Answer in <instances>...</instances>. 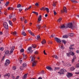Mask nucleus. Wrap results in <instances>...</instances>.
I'll return each mask as SVG.
<instances>
[{
  "instance_id": "1",
  "label": "nucleus",
  "mask_w": 79,
  "mask_h": 79,
  "mask_svg": "<svg viewBox=\"0 0 79 79\" xmlns=\"http://www.w3.org/2000/svg\"><path fill=\"white\" fill-rule=\"evenodd\" d=\"M31 57H32L31 61H33L32 63V67H34V66H35L36 62H37V61L35 60V58L34 57H32V56H31Z\"/></svg>"
},
{
  "instance_id": "2",
  "label": "nucleus",
  "mask_w": 79,
  "mask_h": 79,
  "mask_svg": "<svg viewBox=\"0 0 79 79\" xmlns=\"http://www.w3.org/2000/svg\"><path fill=\"white\" fill-rule=\"evenodd\" d=\"M68 27V24H63L62 25L61 27H60V29H67Z\"/></svg>"
},
{
  "instance_id": "3",
  "label": "nucleus",
  "mask_w": 79,
  "mask_h": 79,
  "mask_svg": "<svg viewBox=\"0 0 79 79\" xmlns=\"http://www.w3.org/2000/svg\"><path fill=\"white\" fill-rule=\"evenodd\" d=\"M3 25L6 29H8V24L6 22H4L3 23Z\"/></svg>"
},
{
  "instance_id": "4",
  "label": "nucleus",
  "mask_w": 79,
  "mask_h": 79,
  "mask_svg": "<svg viewBox=\"0 0 79 79\" xmlns=\"http://www.w3.org/2000/svg\"><path fill=\"white\" fill-rule=\"evenodd\" d=\"M55 40L57 43H61V40L57 37H55Z\"/></svg>"
},
{
  "instance_id": "5",
  "label": "nucleus",
  "mask_w": 79,
  "mask_h": 79,
  "mask_svg": "<svg viewBox=\"0 0 79 79\" xmlns=\"http://www.w3.org/2000/svg\"><path fill=\"white\" fill-rule=\"evenodd\" d=\"M10 60L7 59L6 60V62H5V64L6 66H8L10 64Z\"/></svg>"
},
{
  "instance_id": "6",
  "label": "nucleus",
  "mask_w": 79,
  "mask_h": 79,
  "mask_svg": "<svg viewBox=\"0 0 79 79\" xmlns=\"http://www.w3.org/2000/svg\"><path fill=\"white\" fill-rule=\"evenodd\" d=\"M63 10H63H61V13H63L64 12H65L66 13H67V9H66V7L64 6L63 8Z\"/></svg>"
},
{
  "instance_id": "7",
  "label": "nucleus",
  "mask_w": 79,
  "mask_h": 79,
  "mask_svg": "<svg viewBox=\"0 0 79 79\" xmlns=\"http://www.w3.org/2000/svg\"><path fill=\"white\" fill-rule=\"evenodd\" d=\"M32 47H30L28 48L27 50H29L30 53H31L33 52V51L32 50Z\"/></svg>"
},
{
  "instance_id": "8",
  "label": "nucleus",
  "mask_w": 79,
  "mask_h": 79,
  "mask_svg": "<svg viewBox=\"0 0 79 79\" xmlns=\"http://www.w3.org/2000/svg\"><path fill=\"white\" fill-rule=\"evenodd\" d=\"M61 72H61L60 73V74H64V72L66 73V69H61Z\"/></svg>"
},
{
  "instance_id": "9",
  "label": "nucleus",
  "mask_w": 79,
  "mask_h": 79,
  "mask_svg": "<svg viewBox=\"0 0 79 79\" xmlns=\"http://www.w3.org/2000/svg\"><path fill=\"white\" fill-rule=\"evenodd\" d=\"M67 25L68 26V27L69 28H71L73 27V23H70L67 24Z\"/></svg>"
},
{
  "instance_id": "10",
  "label": "nucleus",
  "mask_w": 79,
  "mask_h": 79,
  "mask_svg": "<svg viewBox=\"0 0 79 79\" xmlns=\"http://www.w3.org/2000/svg\"><path fill=\"white\" fill-rule=\"evenodd\" d=\"M46 68L47 69H48L50 71L53 70V69L50 67L47 66L46 67Z\"/></svg>"
},
{
  "instance_id": "11",
  "label": "nucleus",
  "mask_w": 79,
  "mask_h": 79,
  "mask_svg": "<svg viewBox=\"0 0 79 79\" xmlns=\"http://www.w3.org/2000/svg\"><path fill=\"white\" fill-rule=\"evenodd\" d=\"M41 19H42V15H40L38 17V23H40V21H41Z\"/></svg>"
},
{
  "instance_id": "12",
  "label": "nucleus",
  "mask_w": 79,
  "mask_h": 79,
  "mask_svg": "<svg viewBox=\"0 0 79 79\" xmlns=\"http://www.w3.org/2000/svg\"><path fill=\"white\" fill-rule=\"evenodd\" d=\"M69 54L72 56H73V55H74V53L73 52H72L70 50V52H69Z\"/></svg>"
},
{
  "instance_id": "13",
  "label": "nucleus",
  "mask_w": 79,
  "mask_h": 79,
  "mask_svg": "<svg viewBox=\"0 0 79 79\" xmlns=\"http://www.w3.org/2000/svg\"><path fill=\"white\" fill-rule=\"evenodd\" d=\"M67 76L68 77H71L73 75H72V74L71 73H69Z\"/></svg>"
},
{
  "instance_id": "14",
  "label": "nucleus",
  "mask_w": 79,
  "mask_h": 79,
  "mask_svg": "<svg viewBox=\"0 0 79 79\" xmlns=\"http://www.w3.org/2000/svg\"><path fill=\"white\" fill-rule=\"evenodd\" d=\"M15 15H13V14H12V15H9L10 19H11V18H13V17H15Z\"/></svg>"
},
{
  "instance_id": "15",
  "label": "nucleus",
  "mask_w": 79,
  "mask_h": 79,
  "mask_svg": "<svg viewBox=\"0 0 79 79\" xmlns=\"http://www.w3.org/2000/svg\"><path fill=\"white\" fill-rule=\"evenodd\" d=\"M45 43H46V41L45 40L43 39L41 42L42 44H45Z\"/></svg>"
},
{
  "instance_id": "16",
  "label": "nucleus",
  "mask_w": 79,
  "mask_h": 79,
  "mask_svg": "<svg viewBox=\"0 0 79 79\" xmlns=\"http://www.w3.org/2000/svg\"><path fill=\"white\" fill-rule=\"evenodd\" d=\"M71 2H73V3H77V1L76 0H70Z\"/></svg>"
},
{
  "instance_id": "17",
  "label": "nucleus",
  "mask_w": 79,
  "mask_h": 79,
  "mask_svg": "<svg viewBox=\"0 0 79 79\" xmlns=\"http://www.w3.org/2000/svg\"><path fill=\"white\" fill-rule=\"evenodd\" d=\"M22 34L23 35V36H26V34L24 31H22Z\"/></svg>"
},
{
  "instance_id": "18",
  "label": "nucleus",
  "mask_w": 79,
  "mask_h": 79,
  "mask_svg": "<svg viewBox=\"0 0 79 79\" xmlns=\"http://www.w3.org/2000/svg\"><path fill=\"white\" fill-rule=\"evenodd\" d=\"M45 9L47 13H49V12L50 11L48 8H47V7L45 8Z\"/></svg>"
},
{
  "instance_id": "19",
  "label": "nucleus",
  "mask_w": 79,
  "mask_h": 79,
  "mask_svg": "<svg viewBox=\"0 0 79 79\" xmlns=\"http://www.w3.org/2000/svg\"><path fill=\"white\" fill-rule=\"evenodd\" d=\"M62 37L63 39H65L68 38V35H64L63 36H62Z\"/></svg>"
},
{
  "instance_id": "20",
  "label": "nucleus",
  "mask_w": 79,
  "mask_h": 79,
  "mask_svg": "<svg viewBox=\"0 0 79 79\" xmlns=\"http://www.w3.org/2000/svg\"><path fill=\"white\" fill-rule=\"evenodd\" d=\"M32 47L33 48H36V47H37V46L35 44H33L32 45Z\"/></svg>"
},
{
  "instance_id": "21",
  "label": "nucleus",
  "mask_w": 79,
  "mask_h": 79,
  "mask_svg": "<svg viewBox=\"0 0 79 79\" xmlns=\"http://www.w3.org/2000/svg\"><path fill=\"white\" fill-rule=\"evenodd\" d=\"M22 66L26 68L27 65H26V64L25 63H23L22 65Z\"/></svg>"
},
{
  "instance_id": "22",
  "label": "nucleus",
  "mask_w": 79,
  "mask_h": 79,
  "mask_svg": "<svg viewBox=\"0 0 79 79\" xmlns=\"http://www.w3.org/2000/svg\"><path fill=\"white\" fill-rule=\"evenodd\" d=\"M23 7V6H21V5L20 4H19L17 5V8H19L20 7Z\"/></svg>"
},
{
  "instance_id": "23",
  "label": "nucleus",
  "mask_w": 79,
  "mask_h": 79,
  "mask_svg": "<svg viewBox=\"0 0 79 79\" xmlns=\"http://www.w3.org/2000/svg\"><path fill=\"white\" fill-rule=\"evenodd\" d=\"M10 51H6L5 52V55H7L9 53Z\"/></svg>"
},
{
  "instance_id": "24",
  "label": "nucleus",
  "mask_w": 79,
  "mask_h": 79,
  "mask_svg": "<svg viewBox=\"0 0 79 79\" xmlns=\"http://www.w3.org/2000/svg\"><path fill=\"white\" fill-rule=\"evenodd\" d=\"M10 76V73H7V74H5L4 75V77H6V76H8V77H9Z\"/></svg>"
},
{
  "instance_id": "25",
  "label": "nucleus",
  "mask_w": 79,
  "mask_h": 79,
  "mask_svg": "<svg viewBox=\"0 0 79 79\" xmlns=\"http://www.w3.org/2000/svg\"><path fill=\"white\" fill-rule=\"evenodd\" d=\"M36 37L37 38V39L38 40H39V39H40V36L39 35L36 36Z\"/></svg>"
},
{
  "instance_id": "26",
  "label": "nucleus",
  "mask_w": 79,
  "mask_h": 79,
  "mask_svg": "<svg viewBox=\"0 0 79 79\" xmlns=\"http://www.w3.org/2000/svg\"><path fill=\"white\" fill-rule=\"evenodd\" d=\"M27 74H25L23 76V79H25L27 77Z\"/></svg>"
},
{
  "instance_id": "27",
  "label": "nucleus",
  "mask_w": 79,
  "mask_h": 79,
  "mask_svg": "<svg viewBox=\"0 0 79 79\" xmlns=\"http://www.w3.org/2000/svg\"><path fill=\"white\" fill-rule=\"evenodd\" d=\"M56 2H53L52 4L53 6H56Z\"/></svg>"
},
{
  "instance_id": "28",
  "label": "nucleus",
  "mask_w": 79,
  "mask_h": 79,
  "mask_svg": "<svg viewBox=\"0 0 79 79\" xmlns=\"http://www.w3.org/2000/svg\"><path fill=\"white\" fill-rule=\"evenodd\" d=\"M62 42L64 43V45H65V44H66V41L65 40H62Z\"/></svg>"
},
{
  "instance_id": "29",
  "label": "nucleus",
  "mask_w": 79,
  "mask_h": 79,
  "mask_svg": "<svg viewBox=\"0 0 79 79\" xmlns=\"http://www.w3.org/2000/svg\"><path fill=\"white\" fill-rule=\"evenodd\" d=\"M36 27H37V28H38V29H40V25H37L36 26Z\"/></svg>"
},
{
  "instance_id": "30",
  "label": "nucleus",
  "mask_w": 79,
  "mask_h": 79,
  "mask_svg": "<svg viewBox=\"0 0 79 79\" xmlns=\"http://www.w3.org/2000/svg\"><path fill=\"white\" fill-rule=\"evenodd\" d=\"M24 67H23V66H21L20 67V70H23V69H24Z\"/></svg>"
},
{
  "instance_id": "31",
  "label": "nucleus",
  "mask_w": 79,
  "mask_h": 79,
  "mask_svg": "<svg viewBox=\"0 0 79 79\" xmlns=\"http://www.w3.org/2000/svg\"><path fill=\"white\" fill-rule=\"evenodd\" d=\"M74 35V33H70L69 34V35L70 36V37H73V35Z\"/></svg>"
},
{
  "instance_id": "32",
  "label": "nucleus",
  "mask_w": 79,
  "mask_h": 79,
  "mask_svg": "<svg viewBox=\"0 0 79 79\" xmlns=\"http://www.w3.org/2000/svg\"><path fill=\"white\" fill-rule=\"evenodd\" d=\"M66 64L67 66H71V64L70 63H67Z\"/></svg>"
},
{
  "instance_id": "33",
  "label": "nucleus",
  "mask_w": 79,
  "mask_h": 79,
  "mask_svg": "<svg viewBox=\"0 0 79 79\" xmlns=\"http://www.w3.org/2000/svg\"><path fill=\"white\" fill-rule=\"evenodd\" d=\"M59 47L60 48V49H63L64 48V47L60 46V45L59 46Z\"/></svg>"
},
{
  "instance_id": "34",
  "label": "nucleus",
  "mask_w": 79,
  "mask_h": 79,
  "mask_svg": "<svg viewBox=\"0 0 79 79\" xmlns=\"http://www.w3.org/2000/svg\"><path fill=\"white\" fill-rule=\"evenodd\" d=\"M53 55L54 56V58H55L56 59H58V57L57 56V55Z\"/></svg>"
},
{
  "instance_id": "35",
  "label": "nucleus",
  "mask_w": 79,
  "mask_h": 79,
  "mask_svg": "<svg viewBox=\"0 0 79 79\" xmlns=\"http://www.w3.org/2000/svg\"><path fill=\"white\" fill-rule=\"evenodd\" d=\"M9 3H10V2H7L5 4V6H7L8 5V4H9Z\"/></svg>"
},
{
  "instance_id": "36",
  "label": "nucleus",
  "mask_w": 79,
  "mask_h": 79,
  "mask_svg": "<svg viewBox=\"0 0 79 79\" xmlns=\"http://www.w3.org/2000/svg\"><path fill=\"white\" fill-rule=\"evenodd\" d=\"M48 44H53V43L52 42V41H48Z\"/></svg>"
},
{
  "instance_id": "37",
  "label": "nucleus",
  "mask_w": 79,
  "mask_h": 79,
  "mask_svg": "<svg viewBox=\"0 0 79 79\" xmlns=\"http://www.w3.org/2000/svg\"><path fill=\"white\" fill-rule=\"evenodd\" d=\"M70 69L71 71H74V68L73 67H71L70 68Z\"/></svg>"
},
{
  "instance_id": "38",
  "label": "nucleus",
  "mask_w": 79,
  "mask_h": 79,
  "mask_svg": "<svg viewBox=\"0 0 79 79\" xmlns=\"http://www.w3.org/2000/svg\"><path fill=\"white\" fill-rule=\"evenodd\" d=\"M4 50V48L3 47L0 48V50H1V51H3V50Z\"/></svg>"
},
{
  "instance_id": "39",
  "label": "nucleus",
  "mask_w": 79,
  "mask_h": 79,
  "mask_svg": "<svg viewBox=\"0 0 79 79\" xmlns=\"http://www.w3.org/2000/svg\"><path fill=\"white\" fill-rule=\"evenodd\" d=\"M61 19H62L60 17V18H59V19L58 21V22H60V21H61Z\"/></svg>"
},
{
  "instance_id": "40",
  "label": "nucleus",
  "mask_w": 79,
  "mask_h": 79,
  "mask_svg": "<svg viewBox=\"0 0 79 79\" xmlns=\"http://www.w3.org/2000/svg\"><path fill=\"white\" fill-rule=\"evenodd\" d=\"M12 34H13V35H14V34H15V35H16V31H15L14 32L12 33Z\"/></svg>"
},
{
  "instance_id": "41",
  "label": "nucleus",
  "mask_w": 79,
  "mask_h": 79,
  "mask_svg": "<svg viewBox=\"0 0 79 79\" xmlns=\"http://www.w3.org/2000/svg\"><path fill=\"white\" fill-rule=\"evenodd\" d=\"M27 57L26 56H23V58L24 60L25 59L26 60V58H27Z\"/></svg>"
},
{
  "instance_id": "42",
  "label": "nucleus",
  "mask_w": 79,
  "mask_h": 79,
  "mask_svg": "<svg viewBox=\"0 0 79 79\" xmlns=\"http://www.w3.org/2000/svg\"><path fill=\"white\" fill-rule=\"evenodd\" d=\"M35 6H39V3H36L35 4Z\"/></svg>"
},
{
  "instance_id": "43",
  "label": "nucleus",
  "mask_w": 79,
  "mask_h": 79,
  "mask_svg": "<svg viewBox=\"0 0 79 79\" xmlns=\"http://www.w3.org/2000/svg\"><path fill=\"white\" fill-rule=\"evenodd\" d=\"M28 32L29 33V34H31V33H32V31H31V30H28Z\"/></svg>"
},
{
  "instance_id": "44",
  "label": "nucleus",
  "mask_w": 79,
  "mask_h": 79,
  "mask_svg": "<svg viewBox=\"0 0 79 79\" xmlns=\"http://www.w3.org/2000/svg\"><path fill=\"white\" fill-rule=\"evenodd\" d=\"M20 52H24V50L23 49H22L20 50Z\"/></svg>"
},
{
  "instance_id": "45",
  "label": "nucleus",
  "mask_w": 79,
  "mask_h": 79,
  "mask_svg": "<svg viewBox=\"0 0 79 79\" xmlns=\"http://www.w3.org/2000/svg\"><path fill=\"white\" fill-rule=\"evenodd\" d=\"M53 12H54V14L55 15H56L57 14V13H56V11L55 10H53Z\"/></svg>"
},
{
  "instance_id": "46",
  "label": "nucleus",
  "mask_w": 79,
  "mask_h": 79,
  "mask_svg": "<svg viewBox=\"0 0 79 79\" xmlns=\"http://www.w3.org/2000/svg\"><path fill=\"white\" fill-rule=\"evenodd\" d=\"M16 18H14L13 19V22H15V21H16Z\"/></svg>"
},
{
  "instance_id": "47",
  "label": "nucleus",
  "mask_w": 79,
  "mask_h": 79,
  "mask_svg": "<svg viewBox=\"0 0 79 79\" xmlns=\"http://www.w3.org/2000/svg\"><path fill=\"white\" fill-rule=\"evenodd\" d=\"M9 23L10 26H12V25L11 24H12V22H11V21H9Z\"/></svg>"
},
{
  "instance_id": "48",
  "label": "nucleus",
  "mask_w": 79,
  "mask_h": 79,
  "mask_svg": "<svg viewBox=\"0 0 79 79\" xmlns=\"http://www.w3.org/2000/svg\"><path fill=\"white\" fill-rule=\"evenodd\" d=\"M16 68V67L14 66L12 67V69H13V70H15Z\"/></svg>"
},
{
  "instance_id": "49",
  "label": "nucleus",
  "mask_w": 79,
  "mask_h": 79,
  "mask_svg": "<svg viewBox=\"0 0 79 79\" xmlns=\"http://www.w3.org/2000/svg\"><path fill=\"white\" fill-rule=\"evenodd\" d=\"M23 18L24 19V17H23V18L21 17V18H20V19H21V21H23V20H24V19H23Z\"/></svg>"
},
{
  "instance_id": "50",
  "label": "nucleus",
  "mask_w": 79,
  "mask_h": 79,
  "mask_svg": "<svg viewBox=\"0 0 79 79\" xmlns=\"http://www.w3.org/2000/svg\"><path fill=\"white\" fill-rule=\"evenodd\" d=\"M76 68H79V64H78L76 65Z\"/></svg>"
},
{
  "instance_id": "51",
  "label": "nucleus",
  "mask_w": 79,
  "mask_h": 79,
  "mask_svg": "<svg viewBox=\"0 0 79 79\" xmlns=\"http://www.w3.org/2000/svg\"><path fill=\"white\" fill-rule=\"evenodd\" d=\"M15 46H12V48L11 49L13 50H14V49H15Z\"/></svg>"
},
{
  "instance_id": "52",
  "label": "nucleus",
  "mask_w": 79,
  "mask_h": 79,
  "mask_svg": "<svg viewBox=\"0 0 79 79\" xmlns=\"http://www.w3.org/2000/svg\"><path fill=\"white\" fill-rule=\"evenodd\" d=\"M34 53L35 54H38V51H35Z\"/></svg>"
},
{
  "instance_id": "53",
  "label": "nucleus",
  "mask_w": 79,
  "mask_h": 79,
  "mask_svg": "<svg viewBox=\"0 0 79 79\" xmlns=\"http://www.w3.org/2000/svg\"><path fill=\"white\" fill-rule=\"evenodd\" d=\"M60 69V68H56V67H55V70H58V69Z\"/></svg>"
},
{
  "instance_id": "54",
  "label": "nucleus",
  "mask_w": 79,
  "mask_h": 79,
  "mask_svg": "<svg viewBox=\"0 0 79 79\" xmlns=\"http://www.w3.org/2000/svg\"><path fill=\"white\" fill-rule=\"evenodd\" d=\"M30 34L31 35H32L33 36H34V34L32 32H31V33Z\"/></svg>"
},
{
  "instance_id": "55",
  "label": "nucleus",
  "mask_w": 79,
  "mask_h": 79,
  "mask_svg": "<svg viewBox=\"0 0 79 79\" xmlns=\"http://www.w3.org/2000/svg\"><path fill=\"white\" fill-rule=\"evenodd\" d=\"M13 49H11V50L10 52V53H13Z\"/></svg>"
},
{
  "instance_id": "56",
  "label": "nucleus",
  "mask_w": 79,
  "mask_h": 79,
  "mask_svg": "<svg viewBox=\"0 0 79 79\" xmlns=\"http://www.w3.org/2000/svg\"><path fill=\"white\" fill-rule=\"evenodd\" d=\"M43 52L44 55H47V53H46L45 52V50H44Z\"/></svg>"
},
{
  "instance_id": "57",
  "label": "nucleus",
  "mask_w": 79,
  "mask_h": 79,
  "mask_svg": "<svg viewBox=\"0 0 79 79\" xmlns=\"http://www.w3.org/2000/svg\"><path fill=\"white\" fill-rule=\"evenodd\" d=\"M70 54H69V53H67V56H70Z\"/></svg>"
},
{
  "instance_id": "58",
  "label": "nucleus",
  "mask_w": 79,
  "mask_h": 79,
  "mask_svg": "<svg viewBox=\"0 0 79 79\" xmlns=\"http://www.w3.org/2000/svg\"><path fill=\"white\" fill-rule=\"evenodd\" d=\"M74 59H73L72 60V63L74 62Z\"/></svg>"
},
{
  "instance_id": "59",
  "label": "nucleus",
  "mask_w": 79,
  "mask_h": 79,
  "mask_svg": "<svg viewBox=\"0 0 79 79\" xmlns=\"http://www.w3.org/2000/svg\"><path fill=\"white\" fill-rule=\"evenodd\" d=\"M73 59L75 60L76 59V57L75 56H74Z\"/></svg>"
},
{
  "instance_id": "60",
  "label": "nucleus",
  "mask_w": 79,
  "mask_h": 79,
  "mask_svg": "<svg viewBox=\"0 0 79 79\" xmlns=\"http://www.w3.org/2000/svg\"><path fill=\"white\" fill-rule=\"evenodd\" d=\"M19 11L21 12V11H22V9L21 8H20L19 9Z\"/></svg>"
},
{
  "instance_id": "61",
  "label": "nucleus",
  "mask_w": 79,
  "mask_h": 79,
  "mask_svg": "<svg viewBox=\"0 0 79 79\" xmlns=\"http://www.w3.org/2000/svg\"><path fill=\"white\" fill-rule=\"evenodd\" d=\"M55 35H51V37H55Z\"/></svg>"
},
{
  "instance_id": "62",
  "label": "nucleus",
  "mask_w": 79,
  "mask_h": 79,
  "mask_svg": "<svg viewBox=\"0 0 79 79\" xmlns=\"http://www.w3.org/2000/svg\"><path fill=\"white\" fill-rule=\"evenodd\" d=\"M41 73H42V74H45V72H44V71H42L41 72Z\"/></svg>"
},
{
  "instance_id": "63",
  "label": "nucleus",
  "mask_w": 79,
  "mask_h": 79,
  "mask_svg": "<svg viewBox=\"0 0 79 79\" xmlns=\"http://www.w3.org/2000/svg\"><path fill=\"white\" fill-rule=\"evenodd\" d=\"M10 10H14V8H13V7H10Z\"/></svg>"
},
{
  "instance_id": "64",
  "label": "nucleus",
  "mask_w": 79,
  "mask_h": 79,
  "mask_svg": "<svg viewBox=\"0 0 79 79\" xmlns=\"http://www.w3.org/2000/svg\"><path fill=\"white\" fill-rule=\"evenodd\" d=\"M19 76H17L15 79H19Z\"/></svg>"
}]
</instances>
